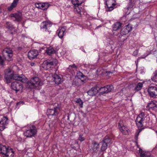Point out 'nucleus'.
<instances>
[{
  "mask_svg": "<svg viewBox=\"0 0 157 157\" xmlns=\"http://www.w3.org/2000/svg\"><path fill=\"white\" fill-rule=\"evenodd\" d=\"M132 0H129V2H132Z\"/></svg>",
  "mask_w": 157,
  "mask_h": 157,
  "instance_id": "de8ad7c7",
  "label": "nucleus"
},
{
  "mask_svg": "<svg viewBox=\"0 0 157 157\" xmlns=\"http://www.w3.org/2000/svg\"><path fill=\"white\" fill-rule=\"evenodd\" d=\"M99 144L95 141L92 143L91 148L92 151L95 152H97L99 149Z\"/></svg>",
  "mask_w": 157,
  "mask_h": 157,
  "instance_id": "6ab92c4d",
  "label": "nucleus"
},
{
  "mask_svg": "<svg viewBox=\"0 0 157 157\" xmlns=\"http://www.w3.org/2000/svg\"><path fill=\"white\" fill-rule=\"evenodd\" d=\"M85 139V137L84 136L83 134H80L79 135V136L78 138V140L80 142H82Z\"/></svg>",
  "mask_w": 157,
  "mask_h": 157,
  "instance_id": "c9c22d12",
  "label": "nucleus"
},
{
  "mask_svg": "<svg viewBox=\"0 0 157 157\" xmlns=\"http://www.w3.org/2000/svg\"><path fill=\"white\" fill-rule=\"evenodd\" d=\"M132 29V27L130 25L128 24L125 26L121 30V35H124L128 34L130 32Z\"/></svg>",
  "mask_w": 157,
  "mask_h": 157,
  "instance_id": "dca6fc26",
  "label": "nucleus"
},
{
  "mask_svg": "<svg viewBox=\"0 0 157 157\" xmlns=\"http://www.w3.org/2000/svg\"><path fill=\"white\" fill-rule=\"evenodd\" d=\"M2 53L6 59L7 61H11L12 60L13 51L12 48H5L3 51Z\"/></svg>",
  "mask_w": 157,
  "mask_h": 157,
  "instance_id": "423d86ee",
  "label": "nucleus"
},
{
  "mask_svg": "<svg viewBox=\"0 0 157 157\" xmlns=\"http://www.w3.org/2000/svg\"><path fill=\"white\" fill-rule=\"evenodd\" d=\"M101 26V25H100V26H99V27H100Z\"/></svg>",
  "mask_w": 157,
  "mask_h": 157,
  "instance_id": "8fccbe9b",
  "label": "nucleus"
},
{
  "mask_svg": "<svg viewBox=\"0 0 157 157\" xmlns=\"http://www.w3.org/2000/svg\"><path fill=\"white\" fill-rule=\"evenodd\" d=\"M38 55V52L36 50H30L28 53V57L30 60H33Z\"/></svg>",
  "mask_w": 157,
  "mask_h": 157,
  "instance_id": "4468645a",
  "label": "nucleus"
},
{
  "mask_svg": "<svg viewBox=\"0 0 157 157\" xmlns=\"http://www.w3.org/2000/svg\"><path fill=\"white\" fill-rule=\"evenodd\" d=\"M145 113L141 112L138 115L136 120V123L138 127L141 128L143 126V121L145 119Z\"/></svg>",
  "mask_w": 157,
  "mask_h": 157,
  "instance_id": "6e6552de",
  "label": "nucleus"
},
{
  "mask_svg": "<svg viewBox=\"0 0 157 157\" xmlns=\"http://www.w3.org/2000/svg\"><path fill=\"white\" fill-rule=\"evenodd\" d=\"M46 52L48 55H50L52 54L55 53L56 51L52 47L47 48L45 50Z\"/></svg>",
  "mask_w": 157,
  "mask_h": 157,
  "instance_id": "393cba45",
  "label": "nucleus"
},
{
  "mask_svg": "<svg viewBox=\"0 0 157 157\" xmlns=\"http://www.w3.org/2000/svg\"><path fill=\"white\" fill-rule=\"evenodd\" d=\"M11 87L12 89L17 92L21 91L22 90L23 86L21 83L17 81H15L11 83Z\"/></svg>",
  "mask_w": 157,
  "mask_h": 157,
  "instance_id": "f8f14e48",
  "label": "nucleus"
},
{
  "mask_svg": "<svg viewBox=\"0 0 157 157\" xmlns=\"http://www.w3.org/2000/svg\"><path fill=\"white\" fill-rule=\"evenodd\" d=\"M147 107H149V108H155L156 107L157 108V102L155 103L152 101L148 103L146 106Z\"/></svg>",
  "mask_w": 157,
  "mask_h": 157,
  "instance_id": "cd10ccee",
  "label": "nucleus"
},
{
  "mask_svg": "<svg viewBox=\"0 0 157 157\" xmlns=\"http://www.w3.org/2000/svg\"><path fill=\"white\" fill-rule=\"evenodd\" d=\"M34 64H35V63H30V65L32 66H33L34 65Z\"/></svg>",
  "mask_w": 157,
  "mask_h": 157,
  "instance_id": "c03bdc74",
  "label": "nucleus"
},
{
  "mask_svg": "<svg viewBox=\"0 0 157 157\" xmlns=\"http://www.w3.org/2000/svg\"><path fill=\"white\" fill-rule=\"evenodd\" d=\"M101 26V25H100V26H99V27H100Z\"/></svg>",
  "mask_w": 157,
  "mask_h": 157,
  "instance_id": "3c124183",
  "label": "nucleus"
},
{
  "mask_svg": "<svg viewBox=\"0 0 157 157\" xmlns=\"http://www.w3.org/2000/svg\"><path fill=\"white\" fill-rule=\"evenodd\" d=\"M105 4L107 6L106 10L107 11H112L116 5V0H105Z\"/></svg>",
  "mask_w": 157,
  "mask_h": 157,
  "instance_id": "9d476101",
  "label": "nucleus"
},
{
  "mask_svg": "<svg viewBox=\"0 0 157 157\" xmlns=\"http://www.w3.org/2000/svg\"><path fill=\"white\" fill-rule=\"evenodd\" d=\"M122 24L119 22L115 23L113 25V31H117L120 29L121 26Z\"/></svg>",
  "mask_w": 157,
  "mask_h": 157,
  "instance_id": "5701e85b",
  "label": "nucleus"
},
{
  "mask_svg": "<svg viewBox=\"0 0 157 157\" xmlns=\"http://www.w3.org/2000/svg\"><path fill=\"white\" fill-rule=\"evenodd\" d=\"M134 6V3L132 2H129V4L128 5V8H132Z\"/></svg>",
  "mask_w": 157,
  "mask_h": 157,
  "instance_id": "4c0bfd02",
  "label": "nucleus"
},
{
  "mask_svg": "<svg viewBox=\"0 0 157 157\" xmlns=\"http://www.w3.org/2000/svg\"><path fill=\"white\" fill-rule=\"evenodd\" d=\"M110 73V72H108V73Z\"/></svg>",
  "mask_w": 157,
  "mask_h": 157,
  "instance_id": "09e8293b",
  "label": "nucleus"
},
{
  "mask_svg": "<svg viewBox=\"0 0 157 157\" xmlns=\"http://www.w3.org/2000/svg\"><path fill=\"white\" fill-rule=\"evenodd\" d=\"M19 0H14L11 5L8 7V10L9 11H11L15 8L18 3Z\"/></svg>",
  "mask_w": 157,
  "mask_h": 157,
  "instance_id": "4be33fe9",
  "label": "nucleus"
},
{
  "mask_svg": "<svg viewBox=\"0 0 157 157\" xmlns=\"http://www.w3.org/2000/svg\"><path fill=\"white\" fill-rule=\"evenodd\" d=\"M52 80L56 84H59L61 82L60 77L57 74H54L52 76Z\"/></svg>",
  "mask_w": 157,
  "mask_h": 157,
  "instance_id": "412c9836",
  "label": "nucleus"
},
{
  "mask_svg": "<svg viewBox=\"0 0 157 157\" xmlns=\"http://www.w3.org/2000/svg\"><path fill=\"white\" fill-rule=\"evenodd\" d=\"M40 83L39 78L37 77L32 78L29 82L27 86L30 88H33L38 86Z\"/></svg>",
  "mask_w": 157,
  "mask_h": 157,
  "instance_id": "0eeeda50",
  "label": "nucleus"
},
{
  "mask_svg": "<svg viewBox=\"0 0 157 157\" xmlns=\"http://www.w3.org/2000/svg\"><path fill=\"white\" fill-rule=\"evenodd\" d=\"M139 133L138 134H137L135 136V138L136 139H137L138 138V135Z\"/></svg>",
  "mask_w": 157,
  "mask_h": 157,
  "instance_id": "a18cd8bd",
  "label": "nucleus"
},
{
  "mask_svg": "<svg viewBox=\"0 0 157 157\" xmlns=\"http://www.w3.org/2000/svg\"><path fill=\"white\" fill-rule=\"evenodd\" d=\"M118 128L121 132L124 135L128 134L129 129L127 126L124 125L122 121H120L118 124Z\"/></svg>",
  "mask_w": 157,
  "mask_h": 157,
  "instance_id": "1a4fd4ad",
  "label": "nucleus"
},
{
  "mask_svg": "<svg viewBox=\"0 0 157 157\" xmlns=\"http://www.w3.org/2000/svg\"><path fill=\"white\" fill-rule=\"evenodd\" d=\"M71 2L75 6H78L81 4V3H80L78 0H72Z\"/></svg>",
  "mask_w": 157,
  "mask_h": 157,
  "instance_id": "2f4dec72",
  "label": "nucleus"
},
{
  "mask_svg": "<svg viewBox=\"0 0 157 157\" xmlns=\"http://www.w3.org/2000/svg\"><path fill=\"white\" fill-rule=\"evenodd\" d=\"M52 23L50 21H44L40 25V29L46 34H49L51 32V27Z\"/></svg>",
  "mask_w": 157,
  "mask_h": 157,
  "instance_id": "20e7f679",
  "label": "nucleus"
},
{
  "mask_svg": "<svg viewBox=\"0 0 157 157\" xmlns=\"http://www.w3.org/2000/svg\"><path fill=\"white\" fill-rule=\"evenodd\" d=\"M4 78L7 83L11 82L12 79L17 80L23 82H26L27 79L25 76L23 75H19L15 74L13 71L11 69L8 68L4 70Z\"/></svg>",
  "mask_w": 157,
  "mask_h": 157,
  "instance_id": "f257e3e1",
  "label": "nucleus"
},
{
  "mask_svg": "<svg viewBox=\"0 0 157 157\" xmlns=\"http://www.w3.org/2000/svg\"><path fill=\"white\" fill-rule=\"evenodd\" d=\"M147 91L151 97L157 95V88L155 86L150 87L148 89Z\"/></svg>",
  "mask_w": 157,
  "mask_h": 157,
  "instance_id": "2eb2a0df",
  "label": "nucleus"
},
{
  "mask_svg": "<svg viewBox=\"0 0 157 157\" xmlns=\"http://www.w3.org/2000/svg\"><path fill=\"white\" fill-rule=\"evenodd\" d=\"M60 109H48L47 112L48 115H56L58 114Z\"/></svg>",
  "mask_w": 157,
  "mask_h": 157,
  "instance_id": "f3484780",
  "label": "nucleus"
},
{
  "mask_svg": "<svg viewBox=\"0 0 157 157\" xmlns=\"http://www.w3.org/2000/svg\"><path fill=\"white\" fill-rule=\"evenodd\" d=\"M75 102L77 103V105H78L80 107H82L83 105V102L82 100L80 98L77 99L75 101Z\"/></svg>",
  "mask_w": 157,
  "mask_h": 157,
  "instance_id": "f704fd0d",
  "label": "nucleus"
},
{
  "mask_svg": "<svg viewBox=\"0 0 157 157\" xmlns=\"http://www.w3.org/2000/svg\"><path fill=\"white\" fill-rule=\"evenodd\" d=\"M9 120L7 116H2L1 120L0 121V130H3L6 128V126L8 124Z\"/></svg>",
  "mask_w": 157,
  "mask_h": 157,
  "instance_id": "9b49d317",
  "label": "nucleus"
},
{
  "mask_svg": "<svg viewBox=\"0 0 157 157\" xmlns=\"http://www.w3.org/2000/svg\"><path fill=\"white\" fill-rule=\"evenodd\" d=\"M37 132V128L34 125H30L26 127L24 134L27 137L31 138L36 135Z\"/></svg>",
  "mask_w": 157,
  "mask_h": 157,
  "instance_id": "f03ea898",
  "label": "nucleus"
},
{
  "mask_svg": "<svg viewBox=\"0 0 157 157\" xmlns=\"http://www.w3.org/2000/svg\"><path fill=\"white\" fill-rule=\"evenodd\" d=\"M101 144L102 146H101V151H105L107 148L108 144L102 141H101L100 143Z\"/></svg>",
  "mask_w": 157,
  "mask_h": 157,
  "instance_id": "c85d7f7f",
  "label": "nucleus"
},
{
  "mask_svg": "<svg viewBox=\"0 0 157 157\" xmlns=\"http://www.w3.org/2000/svg\"><path fill=\"white\" fill-rule=\"evenodd\" d=\"M153 74L154 76L151 78L152 80L155 82H157V70L155 71Z\"/></svg>",
  "mask_w": 157,
  "mask_h": 157,
  "instance_id": "72a5a7b5",
  "label": "nucleus"
},
{
  "mask_svg": "<svg viewBox=\"0 0 157 157\" xmlns=\"http://www.w3.org/2000/svg\"><path fill=\"white\" fill-rule=\"evenodd\" d=\"M0 153H2L4 157H13L14 154L13 149L10 147H7L5 145H0Z\"/></svg>",
  "mask_w": 157,
  "mask_h": 157,
  "instance_id": "7ed1b4c3",
  "label": "nucleus"
},
{
  "mask_svg": "<svg viewBox=\"0 0 157 157\" xmlns=\"http://www.w3.org/2000/svg\"><path fill=\"white\" fill-rule=\"evenodd\" d=\"M50 6V4L48 3H41V9L44 10H46Z\"/></svg>",
  "mask_w": 157,
  "mask_h": 157,
  "instance_id": "bb28decb",
  "label": "nucleus"
},
{
  "mask_svg": "<svg viewBox=\"0 0 157 157\" xmlns=\"http://www.w3.org/2000/svg\"><path fill=\"white\" fill-rule=\"evenodd\" d=\"M74 11L75 12H77L78 13H80L81 10L79 9L78 6H74Z\"/></svg>",
  "mask_w": 157,
  "mask_h": 157,
  "instance_id": "e433bc0d",
  "label": "nucleus"
},
{
  "mask_svg": "<svg viewBox=\"0 0 157 157\" xmlns=\"http://www.w3.org/2000/svg\"><path fill=\"white\" fill-rule=\"evenodd\" d=\"M19 104L20 105H23L24 104V102H23V101H20L19 102H17V105H18Z\"/></svg>",
  "mask_w": 157,
  "mask_h": 157,
  "instance_id": "37998d69",
  "label": "nucleus"
},
{
  "mask_svg": "<svg viewBox=\"0 0 157 157\" xmlns=\"http://www.w3.org/2000/svg\"><path fill=\"white\" fill-rule=\"evenodd\" d=\"M113 87L112 85H107L103 87L100 88H98V91H100V93L101 94H104L108 93L111 92L113 89Z\"/></svg>",
  "mask_w": 157,
  "mask_h": 157,
  "instance_id": "ddd939ff",
  "label": "nucleus"
},
{
  "mask_svg": "<svg viewBox=\"0 0 157 157\" xmlns=\"http://www.w3.org/2000/svg\"><path fill=\"white\" fill-rule=\"evenodd\" d=\"M69 68H72L76 69L77 68V66L75 65V64H73L72 65H70L69 66Z\"/></svg>",
  "mask_w": 157,
  "mask_h": 157,
  "instance_id": "a19ab883",
  "label": "nucleus"
},
{
  "mask_svg": "<svg viewBox=\"0 0 157 157\" xmlns=\"http://www.w3.org/2000/svg\"><path fill=\"white\" fill-rule=\"evenodd\" d=\"M65 31V29L64 28H62L60 29H59L57 30V33L60 38H62L63 37Z\"/></svg>",
  "mask_w": 157,
  "mask_h": 157,
  "instance_id": "b1692460",
  "label": "nucleus"
},
{
  "mask_svg": "<svg viewBox=\"0 0 157 157\" xmlns=\"http://www.w3.org/2000/svg\"><path fill=\"white\" fill-rule=\"evenodd\" d=\"M11 17H14L15 19V20L19 21H21L22 19V14L21 12H18L17 13L12 14L11 15Z\"/></svg>",
  "mask_w": 157,
  "mask_h": 157,
  "instance_id": "aec40b11",
  "label": "nucleus"
},
{
  "mask_svg": "<svg viewBox=\"0 0 157 157\" xmlns=\"http://www.w3.org/2000/svg\"><path fill=\"white\" fill-rule=\"evenodd\" d=\"M111 139L109 136H106L102 141L108 144L111 143Z\"/></svg>",
  "mask_w": 157,
  "mask_h": 157,
  "instance_id": "c756f323",
  "label": "nucleus"
},
{
  "mask_svg": "<svg viewBox=\"0 0 157 157\" xmlns=\"http://www.w3.org/2000/svg\"><path fill=\"white\" fill-rule=\"evenodd\" d=\"M143 86V84L141 82H139L135 87V90L137 91H139L141 90Z\"/></svg>",
  "mask_w": 157,
  "mask_h": 157,
  "instance_id": "473e14b6",
  "label": "nucleus"
},
{
  "mask_svg": "<svg viewBox=\"0 0 157 157\" xmlns=\"http://www.w3.org/2000/svg\"><path fill=\"white\" fill-rule=\"evenodd\" d=\"M78 76H80V77H82V78H84V77L85 76V75H84L82 73V72H80L79 73H78Z\"/></svg>",
  "mask_w": 157,
  "mask_h": 157,
  "instance_id": "79ce46f5",
  "label": "nucleus"
},
{
  "mask_svg": "<svg viewBox=\"0 0 157 157\" xmlns=\"http://www.w3.org/2000/svg\"><path fill=\"white\" fill-rule=\"evenodd\" d=\"M6 28L10 30H12L14 29L13 26L9 22H6Z\"/></svg>",
  "mask_w": 157,
  "mask_h": 157,
  "instance_id": "7c9ffc66",
  "label": "nucleus"
},
{
  "mask_svg": "<svg viewBox=\"0 0 157 157\" xmlns=\"http://www.w3.org/2000/svg\"><path fill=\"white\" fill-rule=\"evenodd\" d=\"M137 147L139 148V153L140 154V157H151V155L150 154L143 153V151L141 148L139 147L138 145H137Z\"/></svg>",
  "mask_w": 157,
  "mask_h": 157,
  "instance_id": "a878e982",
  "label": "nucleus"
},
{
  "mask_svg": "<svg viewBox=\"0 0 157 157\" xmlns=\"http://www.w3.org/2000/svg\"><path fill=\"white\" fill-rule=\"evenodd\" d=\"M4 61L1 56H0V64L2 65L3 64Z\"/></svg>",
  "mask_w": 157,
  "mask_h": 157,
  "instance_id": "ea45409f",
  "label": "nucleus"
},
{
  "mask_svg": "<svg viewBox=\"0 0 157 157\" xmlns=\"http://www.w3.org/2000/svg\"><path fill=\"white\" fill-rule=\"evenodd\" d=\"M35 5L36 8L41 9V3H36Z\"/></svg>",
  "mask_w": 157,
  "mask_h": 157,
  "instance_id": "58836bf2",
  "label": "nucleus"
},
{
  "mask_svg": "<svg viewBox=\"0 0 157 157\" xmlns=\"http://www.w3.org/2000/svg\"><path fill=\"white\" fill-rule=\"evenodd\" d=\"M58 63V61L56 59L52 61L47 60L44 61L42 64L43 68L45 70H49L51 68H53L56 66Z\"/></svg>",
  "mask_w": 157,
  "mask_h": 157,
  "instance_id": "39448f33",
  "label": "nucleus"
},
{
  "mask_svg": "<svg viewBox=\"0 0 157 157\" xmlns=\"http://www.w3.org/2000/svg\"><path fill=\"white\" fill-rule=\"evenodd\" d=\"M98 87H94L90 89L87 92L88 94L91 96H93L96 94L98 92Z\"/></svg>",
  "mask_w": 157,
  "mask_h": 157,
  "instance_id": "a211bd4d",
  "label": "nucleus"
},
{
  "mask_svg": "<svg viewBox=\"0 0 157 157\" xmlns=\"http://www.w3.org/2000/svg\"><path fill=\"white\" fill-rule=\"evenodd\" d=\"M1 8L0 7V13L1 12Z\"/></svg>",
  "mask_w": 157,
  "mask_h": 157,
  "instance_id": "49530a36",
  "label": "nucleus"
}]
</instances>
